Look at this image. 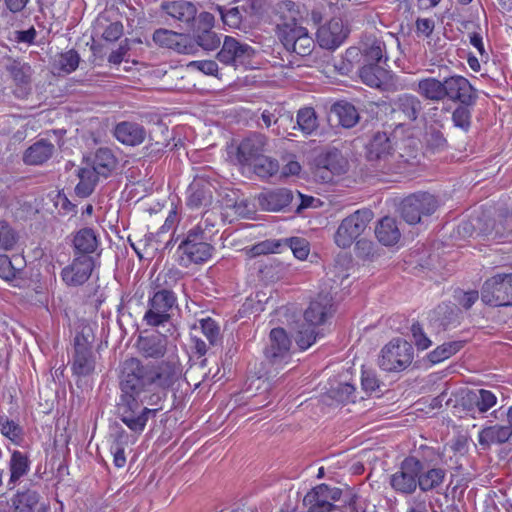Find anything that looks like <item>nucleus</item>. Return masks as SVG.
I'll use <instances>...</instances> for the list:
<instances>
[{
  "instance_id": "1",
  "label": "nucleus",
  "mask_w": 512,
  "mask_h": 512,
  "mask_svg": "<svg viewBox=\"0 0 512 512\" xmlns=\"http://www.w3.org/2000/svg\"><path fill=\"white\" fill-rule=\"evenodd\" d=\"M176 363L142 365L130 358L123 363L121 380L120 418L135 433L140 434L150 416H155L167 391L181 377Z\"/></svg>"
},
{
  "instance_id": "2",
  "label": "nucleus",
  "mask_w": 512,
  "mask_h": 512,
  "mask_svg": "<svg viewBox=\"0 0 512 512\" xmlns=\"http://www.w3.org/2000/svg\"><path fill=\"white\" fill-rule=\"evenodd\" d=\"M331 309L332 297L328 294H320L310 302L304 313L305 323L301 325L295 335V341L301 350L308 349L316 342L315 328L325 322Z\"/></svg>"
},
{
  "instance_id": "3",
  "label": "nucleus",
  "mask_w": 512,
  "mask_h": 512,
  "mask_svg": "<svg viewBox=\"0 0 512 512\" xmlns=\"http://www.w3.org/2000/svg\"><path fill=\"white\" fill-rule=\"evenodd\" d=\"M206 240L205 233L200 225L191 229L185 240L177 247L176 255L179 264L188 267L191 264L203 263L209 260L212 256L213 247Z\"/></svg>"
},
{
  "instance_id": "4",
  "label": "nucleus",
  "mask_w": 512,
  "mask_h": 512,
  "mask_svg": "<svg viewBox=\"0 0 512 512\" xmlns=\"http://www.w3.org/2000/svg\"><path fill=\"white\" fill-rule=\"evenodd\" d=\"M371 220L372 213L368 210H358L347 216L335 232V244L343 249L349 248L366 231Z\"/></svg>"
},
{
  "instance_id": "5",
  "label": "nucleus",
  "mask_w": 512,
  "mask_h": 512,
  "mask_svg": "<svg viewBox=\"0 0 512 512\" xmlns=\"http://www.w3.org/2000/svg\"><path fill=\"white\" fill-rule=\"evenodd\" d=\"M413 359V348L405 340L390 341L381 351L380 367L385 371H401L407 368Z\"/></svg>"
},
{
  "instance_id": "6",
  "label": "nucleus",
  "mask_w": 512,
  "mask_h": 512,
  "mask_svg": "<svg viewBox=\"0 0 512 512\" xmlns=\"http://www.w3.org/2000/svg\"><path fill=\"white\" fill-rule=\"evenodd\" d=\"M481 295L482 300L490 305H512V274H497L487 279Z\"/></svg>"
},
{
  "instance_id": "7",
  "label": "nucleus",
  "mask_w": 512,
  "mask_h": 512,
  "mask_svg": "<svg viewBox=\"0 0 512 512\" xmlns=\"http://www.w3.org/2000/svg\"><path fill=\"white\" fill-rule=\"evenodd\" d=\"M437 208L433 195L428 193L414 194L401 203V215L409 224H417L423 216L431 215Z\"/></svg>"
},
{
  "instance_id": "8",
  "label": "nucleus",
  "mask_w": 512,
  "mask_h": 512,
  "mask_svg": "<svg viewBox=\"0 0 512 512\" xmlns=\"http://www.w3.org/2000/svg\"><path fill=\"white\" fill-rule=\"evenodd\" d=\"M176 304V296L170 290L162 289L154 293L149 300V309L144 320L150 326H159L170 319L169 311Z\"/></svg>"
},
{
  "instance_id": "9",
  "label": "nucleus",
  "mask_w": 512,
  "mask_h": 512,
  "mask_svg": "<svg viewBox=\"0 0 512 512\" xmlns=\"http://www.w3.org/2000/svg\"><path fill=\"white\" fill-rule=\"evenodd\" d=\"M420 472V461L415 457L406 458L399 471L391 476L392 487L400 493L411 494L418 486V474Z\"/></svg>"
},
{
  "instance_id": "10",
  "label": "nucleus",
  "mask_w": 512,
  "mask_h": 512,
  "mask_svg": "<svg viewBox=\"0 0 512 512\" xmlns=\"http://www.w3.org/2000/svg\"><path fill=\"white\" fill-rule=\"evenodd\" d=\"M340 497V490L330 488L326 484H321L307 493L303 499L309 512H341L331 501H335Z\"/></svg>"
},
{
  "instance_id": "11",
  "label": "nucleus",
  "mask_w": 512,
  "mask_h": 512,
  "mask_svg": "<svg viewBox=\"0 0 512 512\" xmlns=\"http://www.w3.org/2000/svg\"><path fill=\"white\" fill-rule=\"evenodd\" d=\"M94 259L90 255H79L71 264L63 268L62 280L69 286H78L85 283L94 269Z\"/></svg>"
},
{
  "instance_id": "12",
  "label": "nucleus",
  "mask_w": 512,
  "mask_h": 512,
  "mask_svg": "<svg viewBox=\"0 0 512 512\" xmlns=\"http://www.w3.org/2000/svg\"><path fill=\"white\" fill-rule=\"evenodd\" d=\"M252 54L251 47L241 45L234 38L227 36L217 58L224 64L237 66L243 64Z\"/></svg>"
},
{
  "instance_id": "13",
  "label": "nucleus",
  "mask_w": 512,
  "mask_h": 512,
  "mask_svg": "<svg viewBox=\"0 0 512 512\" xmlns=\"http://www.w3.org/2000/svg\"><path fill=\"white\" fill-rule=\"evenodd\" d=\"M290 339L282 328H274L270 332V342L265 350L266 358L272 363L286 362L289 356Z\"/></svg>"
},
{
  "instance_id": "14",
  "label": "nucleus",
  "mask_w": 512,
  "mask_h": 512,
  "mask_svg": "<svg viewBox=\"0 0 512 512\" xmlns=\"http://www.w3.org/2000/svg\"><path fill=\"white\" fill-rule=\"evenodd\" d=\"M278 32H308L301 25L302 17L294 2H283L279 7Z\"/></svg>"
},
{
  "instance_id": "15",
  "label": "nucleus",
  "mask_w": 512,
  "mask_h": 512,
  "mask_svg": "<svg viewBox=\"0 0 512 512\" xmlns=\"http://www.w3.org/2000/svg\"><path fill=\"white\" fill-rule=\"evenodd\" d=\"M195 34H153L155 43L178 53L190 54L196 51Z\"/></svg>"
},
{
  "instance_id": "16",
  "label": "nucleus",
  "mask_w": 512,
  "mask_h": 512,
  "mask_svg": "<svg viewBox=\"0 0 512 512\" xmlns=\"http://www.w3.org/2000/svg\"><path fill=\"white\" fill-rule=\"evenodd\" d=\"M348 169V161L338 152L327 154L323 166L315 170V177L323 182L332 181L333 175H341Z\"/></svg>"
},
{
  "instance_id": "17",
  "label": "nucleus",
  "mask_w": 512,
  "mask_h": 512,
  "mask_svg": "<svg viewBox=\"0 0 512 512\" xmlns=\"http://www.w3.org/2000/svg\"><path fill=\"white\" fill-rule=\"evenodd\" d=\"M445 97L468 103L474 98V90L469 81L462 76H452L444 80Z\"/></svg>"
},
{
  "instance_id": "18",
  "label": "nucleus",
  "mask_w": 512,
  "mask_h": 512,
  "mask_svg": "<svg viewBox=\"0 0 512 512\" xmlns=\"http://www.w3.org/2000/svg\"><path fill=\"white\" fill-rule=\"evenodd\" d=\"M292 201V193L287 189L263 192L258 197L259 206L267 211H280Z\"/></svg>"
},
{
  "instance_id": "19",
  "label": "nucleus",
  "mask_w": 512,
  "mask_h": 512,
  "mask_svg": "<svg viewBox=\"0 0 512 512\" xmlns=\"http://www.w3.org/2000/svg\"><path fill=\"white\" fill-rule=\"evenodd\" d=\"M392 152V143L384 132H377L366 145V155L371 161H386Z\"/></svg>"
},
{
  "instance_id": "20",
  "label": "nucleus",
  "mask_w": 512,
  "mask_h": 512,
  "mask_svg": "<svg viewBox=\"0 0 512 512\" xmlns=\"http://www.w3.org/2000/svg\"><path fill=\"white\" fill-rule=\"evenodd\" d=\"M265 138L261 135H253L243 140L238 147V159L242 164L251 166L257 157L262 154Z\"/></svg>"
},
{
  "instance_id": "21",
  "label": "nucleus",
  "mask_w": 512,
  "mask_h": 512,
  "mask_svg": "<svg viewBox=\"0 0 512 512\" xmlns=\"http://www.w3.org/2000/svg\"><path fill=\"white\" fill-rule=\"evenodd\" d=\"M114 135L118 141L129 146L141 144L146 137L144 128L131 122L119 123L115 128Z\"/></svg>"
},
{
  "instance_id": "22",
  "label": "nucleus",
  "mask_w": 512,
  "mask_h": 512,
  "mask_svg": "<svg viewBox=\"0 0 512 512\" xmlns=\"http://www.w3.org/2000/svg\"><path fill=\"white\" fill-rule=\"evenodd\" d=\"M211 185L203 180H194L188 188L187 203L193 208L206 207L211 204Z\"/></svg>"
},
{
  "instance_id": "23",
  "label": "nucleus",
  "mask_w": 512,
  "mask_h": 512,
  "mask_svg": "<svg viewBox=\"0 0 512 512\" xmlns=\"http://www.w3.org/2000/svg\"><path fill=\"white\" fill-rule=\"evenodd\" d=\"M445 476V470L437 467L425 468L420 462L418 486L423 492L436 490L444 482Z\"/></svg>"
},
{
  "instance_id": "24",
  "label": "nucleus",
  "mask_w": 512,
  "mask_h": 512,
  "mask_svg": "<svg viewBox=\"0 0 512 512\" xmlns=\"http://www.w3.org/2000/svg\"><path fill=\"white\" fill-rule=\"evenodd\" d=\"M375 234L380 243L385 246H392L398 243L401 237L396 220L384 217L375 228Z\"/></svg>"
},
{
  "instance_id": "25",
  "label": "nucleus",
  "mask_w": 512,
  "mask_h": 512,
  "mask_svg": "<svg viewBox=\"0 0 512 512\" xmlns=\"http://www.w3.org/2000/svg\"><path fill=\"white\" fill-rule=\"evenodd\" d=\"M163 9L174 19L189 24L197 14L196 6L187 0H177L163 5Z\"/></svg>"
},
{
  "instance_id": "26",
  "label": "nucleus",
  "mask_w": 512,
  "mask_h": 512,
  "mask_svg": "<svg viewBox=\"0 0 512 512\" xmlns=\"http://www.w3.org/2000/svg\"><path fill=\"white\" fill-rule=\"evenodd\" d=\"M359 49L362 53L364 64L379 65L383 59L385 45L373 35H369L361 42Z\"/></svg>"
},
{
  "instance_id": "27",
  "label": "nucleus",
  "mask_w": 512,
  "mask_h": 512,
  "mask_svg": "<svg viewBox=\"0 0 512 512\" xmlns=\"http://www.w3.org/2000/svg\"><path fill=\"white\" fill-rule=\"evenodd\" d=\"M74 373L78 375H87L94 369V361L92 359V352L85 344H75V355L72 364Z\"/></svg>"
},
{
  "instance_id": "28",
  "label": "nucleus",
  "mask_w": 512,
  "mask_h": 512,
  "mask_svg": "<svg viewBox=\"0 0 512 512\" xmlns=\"http://www.w3.org/2000/svg\"><path fill=\"white\" fill-rule=\"evenodd\" d=\"M80 62L78 53L69 50L57 55L52 63V72L57 75H67L75 71Z\"/></svg>"
},
{
  "instance_id": "29",
  "label": "nucleus",
  "mask_w": 512,
  "mask_h": 512,
  "mask_svg": "<svg viewBox=\"0 0 512 512\" xmlns=\"http://www.w3.org/2000/svg\"><path fill=\"white\" fill-rule=\"evenodd\" d=\"M54 150V146L46 141H38L30 146L24 155V161L30 165H39L47 161Z\"/></svg>"
},
{
  "instance_id": "30",
  "label": "nucleus",
  "mask_w": 512,
  "mask_h": 512,
  "mask_svg": "<svg viewBox=\"0 0 512 512\" xmlns=\"http://www.w3.org/2000/svg\"><path fill=\"white\" fill-rule=\"evenodd\" d=\"M363 83L370 87L379 88L388 79V72L380 65L363 64L359 71Z\"/></svg>"
},
{
  "instance_id": "31",
  "label": "nucleus",
  "mask_w": 512,
  "mask_h": 512,
  "mask_svg": "<svg viewBox=\"0 0 512 512\" xmlns=\"http://www.w3.org/2000/svg\"><path fill=\"white\" fill-rule=\"evenodd\" d=\"M116 165L117 160L110 149L100 148L96 151L92 166L98 175L108 176L116 168Z\"/></svg>"
},
{
  "instance_id": "32",
  "label": "nucleus",
  "mask_w": 512,
  "mask_h": 512,
  "mask_svg": "<svg viewBox=\"0 0 512 512\" xmlns=\"http://www.w3.org/2000/svg\"><path fill=\"white\" fill-rule=\"evenodd\" d=\"M444 81L436 78H425L418 82L417 92L424 98L432 101H440L445 98Z\"/></svg>"
},
{
  "instance_id": "33",
  "label": "nucleus",
  "mask_w": 512,
  "mask_h": 512,
  "mask_svg": "<svg viewBox=\"0 0 512 512\" xmlns=\"http://www.w3.org/2000/svg\"><path fill=\"white\" fill-rule=\"evenodd\" d=\"M511 434L512 431L509 426L495 425L487 427L479 432V443L482 445L504 443Z\"/></svg>"
},
{
  "instance_id": "34",
  "label": "nucleus",
  "mask_w": 512,
  "mask_h": 512,
  "mask_svg": "<svg viewBox=\"0 0 512 512\" xmlns=\"http://www.w3.org/2000/svg\"><path fill=\"white\" fill-rule=\"evenodd\" d=\"M331 113L337 117L339 124L345 128L353 127L359 120L355 107L347 102H338L333 105Z\"/></svg>"
},
{
  "instance_id": "35",
  "label": "nucleus",
  "mask_w": 512,
  "mask_h": 512,
  "mask_svg": "<svg viewBox=\"0 0 512 512\" xmlns=\"http://www.w3.org/2000/svg\"><path fill=\"white\" fill-rule=\"evenodd\" d=\"M136 438L129 436L122 430L111 445V453L113 455V463L117 468H123L126 465L125 446L134 444Z\"/></svg>"
},
{
  "instance_id": "36",
  "label": "nucleus",
  "mask_w": 512,
  "mask_h": 512,
  "mask_svg": "<svg viewBox=\"0 0 512 512\" xmlns=\"http://www.w3.org/2000/svg\"><path fill=\"white\" fill-rule=\"evenodd\" d=\"M74 247L81 255L93 253L98 245L95 232L91 228H83L79 230L74 237Z\"/></svg>"
},
{
  "instance_id": "37",
  "label": "nucleus",
  "mask_w": 512,
  "mask_h": 512,
  "mask_svg": "<svg viewBox=\"0 0 512 512\" xmlns=\"http://www.w3.org/2000/svg\"><path fill=\"white\" fill-rule=\"evenodd\" d=\"M282 42L288 50L303 56L310 53L313 45L309 34H283Z\"/></svg>"
},
{
  "instance_id": "38",
  "label": "nucleus",
  "mask_w": 512,
  "mask_h": 512,
  "mask_svg": "<svg viewBox=\"0 0 512 512\" xmlns=\"http://www.w3.org/2000/svg\"><path fill=\"white\" fill-rule=\"evenodd\" d=\"M11 74L18 86L15 90L16 96L25 98L28 95L29 90V80L31 75L30 67L25 64H14L11 68Z\"/></svg>"
},
{
  "instance_id": "39",
  "label": "nucleus",
  "mask_w": 512,
  "mask_h": 512,
  "mask_svg": "<svg viewBox=\"0 0 512 512\" xmlns=\"http://www.w3.org/2000/svg\"><path fill=\"white\" fill-rule=\"evenodd\" d=\"M420 110V101L412 95H404L399 98L397 103V109L394 111L395 114H403L408 121H414L417 118V114Z\"/></svg>"
},
{
  "instance_id": "40",
  "label": "nucleus",
  "mask_w": 512,
  "mask_h": 512,
  "mask_svg": "<svg viewBox=\"0 0 512 512\" xmlns=\"http://www.w3.org/2000/svg\"><path fill=\"white\" fill-rule=\"evenodd\" d=\"M97 176L98 174L96 173L93 166L92 169L81 168L78 172L79 183L75 188L76 193L82 197L90 195L97 182Z\"/></svg>"
},
{
  "instance_id": "41",
  "label": "nucleus",
  "mask_w": 512,
  "mask_h": 512,
  "mask_svg": "<svg viewBox=\"0 0 512 512\" xmlns=\"http://www.w3.org/2000/svg\"><path fill=\"white\" fill-rule=\"evenodd\" d=\"M10 483L15 484L18 479L24 476L29 468L27 457L20 451H14L10 463Z\"/></svg>"
},
{
  "instance_id": "42",
  "label": "nucleus",
  "mask_w": 512,
  "mask_h": 512,
  "mask_svg": "<svg viewBox=\"0 0 512 512\" xmlns=\"http://www.w3.org/2000/svg\"><path fill=\"white\" fill-rule=\"evenodd\" d=\"M298 128L305 134H312L318 127V120L313 108L305 107L297 113Z\"/></svg>"
},
{
  "instance_id": "43",
  "label": "nucleus",
  "mask_w": 512,
  "mask_h": 512,
  "mask_svg": "<svg viewBox=\"0 0 512 512\" xmlns=\"http://www.w3.org/2000/svg\"><path fill=\"white\" fill-rule=\"evenodd\" d=\"M139 347L147 357H159L165 353L166 340L163 338L149 337L141 339Z\"/></svg>"
},
{
  "instance_id": "44",
  "label": "nucleus",
  "mask_w": 512,
  "mask_h": 512,
  "mask_svg": "<svg viewBox=\"0 0 512 512\" xmlns=\"http://www.w3.org/2000/svg\"><path fill=\"white\" fill-rule=\"evenodd\" d=\"M254 169V172L260 176V177H270L274 174H276L279 170V164L276 160L261 155L260 157L256 158V161L251 164V166Z\"/></svg>"
},
{
  "instance_id": "45",
  "label": "nucleus",
  "mask_w": 512,
  "mask_h": 512,
  "mask_svg": "<svg viewBox=\"0 0 512 512\" xmlns=\"http://www.w3.org/2000/svg\"><path fill=\"white\" fill-rule=\"evenodd\" d=\"M461 348L462 343L458 341L444 343L434 349L428 355V358L433 364L440 363L456 354Z\"/></svg>"
},
{
  "instance_id": "46",
  "label": "nucleus",
  "mask_w": 512,
  "mask_h": 512,
  "mask_svg": "<svg viewBox=\"0 0 512 512\" xmlns=\"http://www.w3.org/2000/svg\"><path fill=\"white\" fill-rule=\"evenodd\" d=\"M38 503V495L32 491L19 493L13 500L16 512H32Z\"/></svg>"
},
{
  "instance_id": "47",
  "label": "nucleus",
  "mask_w": 512,
  "mask_h": 512,
  "mask_svg": "<svg viewBox=\"0 0 512 512\" xmlns=\"http://www.w3.org/2000/svg\"><path fill=\"white\" fill-rule=\"evenodd\" d=\"M216 9L218 10L221 16V20L224 26L230 29H238L240 27V24L242 22V15L238 7L224 9L221 6H217Z\"/></svg>"
},
{
  "instance_id": "48",
  "label": "nucleus",
  "mask_w": 512,
  "mask_h": 512,
  "mask_svg": "<svg viewBox=\"0 0 512 512\" xmlns=\"http://www.w3.org/2000/svg\"><path fill=\"white\" fill-rule=\"evenodd\" d=\"M18 236L8 223L0 221V250H12L17 244Z\"/></svg>"
},
{
  "instance_id": "49",
  "label": "nucleus",
  "mask_w": 512,
  "mask_h": 512,
  "mask_svg": "<svg viewBox=\"0 0 512 512\" xmlns=\"http://www.w3.org/2000/svg\"><path fill=\"white\" fill-rule=\"evenodd\" d=\"M0 431L4 437L8 438L14 443L19 442L22 434V429L20 426L6 416L0 417Z\"/></svg>"
},
{
  "instance_id": "50",
  "label": "nucleus",
  "mask_w": 512,
  "mask_h": 512,
  "mask_svg": "<svg viewBox=\"0 0 512 512\" xmlns=\"http://www.w3.org/2000/svg\"><path fill=\"white\" fill-rule=\"evenodd\" d=\"M280 247L281 242L279 240H265L247 249L246 253L250 257H256L269 253L279 252Z\"/></svg>"
},
{
  "instance_id": "51",
  "label": "nucleus",
  "mask_w": 512,
  "mask_h": 512,
  "mask_svg": "<svg viewBox=\"0 0 512 512\" xmlns=\"http://www.w3.org/2000/svg\"><path fill=\"white\" fill-rule=\"evenodd\" d=\"M201 329L202 333L206 336L211 344H214L219 335V327L211 318H203L194 325V329Z\"/></svg>"
},
{
  "instance_id": "52",
  "label": "nucleus",
  "mask_w": 512,
  "mask_h": 512,
  "mask_svg": "<svg viewBox=\"0 0 512 512\" xmlns=\"http://www.w3.org/2000/svg\"><path fill=\"white\" fill-rule=\"evenodd\" d=\"M191 22L195 32H211L214 27L215 18L209 12H201L198 16L195 15Z\"/></svg>"
},
{
  "instance_id": "53",
  "label": "nucleus",
  "mask_w": 512,
  "mask_h": 512,
  "mask_svg": "<svg viewBox=\"0 0 512 512\" xmlns=\"http://www.w3.org/2000/svg\"><path fill=\"white\" fill-rule=\"evenodd\" d=\"M346 34H316V41L320 47L334 50L345 40Z\"/></svg>"
},
{
  "instance_id": "54",
  "label": "nucleus",
  "mask_w": 512,
  "mask_h": 512,
  "mask_svg": "<svg viewBox=\"0 0 512 512\" xmlns=\"http://www.w3.org/2000/svg\"><path fill=\"white\" fill-rule=\"evenodd\" d=\"M289 247L293 252V255L299 260H305L309 253L310 247L306 239L294 237L288 240Z\"/></svg>"
},
{
  "instance_id": "55",
  "label": "nucleus",
  "mask_w": 512,
  "mask_h": 512,
  "mask_svg": "<svg viewBox=\"0 0 512 512\" xmlns=\"http://www.w3.org/2000/svg\"><path fill=\"white\" fill-rule=\"evenodd\" d=\"M194 42L196 49L201 47L206 51H213L219 47L221 40L217 34H198Z\"/></svg>"
},
{
  "instance_id": "56",
  "label": "nucleus",
  "mask_w": 512,
  "mask_h": 512,
  "mask_svg": "<svg viewBox=\"0 0 512 512\" xmlns=\"http://www.w3.org/2000/svg\"><path fill=\"white\" fill-rule=\"evenodd\" d=\"M496 396L488 390L481 389L478 392L476 406L480 412H486L496 404Z\"/></svg>"
},
{
  "instance_id": "57",
  "label": "nucleus",
  "mask_w": 512,
  "mask_h": 512,
  "mask_svg": "<svg viewBox=\"0 0 512 512\" xmlns=\"http://www.w3.org/2000/svg\"><path fill=\"white\" fill-rule=\"evenodd\" d=\"M20 268H16L11 259L6 255H0V277L6 281L13 280Z\"/></svg>"
},
{
  "instance_id": "58",
  "label": "nucleus",
  "mask_w": 512,
  "mask_h": 512,
  "mask_svg": "<svg viewBox=\"0 0 512 512\" xmlns=\"http://www.w3.org/2000/svg\"><path fill=\"white\" fill-rule=\"evenodd\" d=\"M355 387L349 383L340 384L337 390L334 391V398L342 403L354 401Z\"/></svg>"
},
{
  "instance_id": "59",
  "label": "nucleus",
  "mask_w": 512,
  "mask_h": 512,
  "mask_svg": "<svg viewBox=\"0 0 512 512\" xmlns=\"http://www.w3.org/2000/svg\"><path fill=\"white\" fill-rule=\"evenodd\" d=\"M413 339L415 341V345L420 350H426L431 346V341L424 334L422 327L419 324H413L411 327Z\"/></svg>"
},
{
  "instance_id": "60",
  "label": "nucleus",
  "mask_w": 512,
  "mask_h": 512,
  "mask_svg": "<svg viewBox=\"0 0 512 512\" xmlns=\"http://www.w3.org/2000/svg\"><path fill=\"white\" fill-rule=\"evenodd\" d=\"M452 119L457 127L466 129L470 124V112L466 107H458L453 112Z\"/></svg>"
},
{
  "instance_id": "61",
  "label": "nucleus",
  "mask_w": 512,
  "mask_h": 512,
  "mask_svg": "<svg viewBox=\"0 0 512 512\" xmlns=\"http://www.w3.org/2000/svg\"><path fill=\"white\" fill-rule=\"evenodd\" d=\"M189 67L197 69L206 75H215L218 71L217 63L212 60L193 61L189 64Z\"/></svg>"
},
{
  "instance_id": "62",
  "label": "nucleus",
  "mask_w": 512,
  "mask_h": 512,
  "mask_svg": "<svg viewBox=\"0 0 512 512\" xmlns=\"http://www.w3.org/2000/svg\"><path fill=\"white\" fill-rule=\"evenodd\" d=\"M362 388L367 393H374L379 388V382L376 378V376L371 372H363L362 373Z\"/></svg>"
},
{
  "instance_id": "63",
  "label": "nucleus",
  "mask_w": 512,
  "mask_h": 512,
  "mask_svg": "<svg viewBox=\"0 0 512 512\" xmlns=\"http://www.w3.org/2000/svg\"><path fill=\"white\" fill-rule=\"evenodd\" d=\"M460 305L464 308H470L478 299L477 291L459 292L456 296Z\"/></svg>"
},
{
  "instance_id": "64",
  "label": "nucleus",
  "mask_w": 512,
  "mask_h": 512,
  "mask_svg": "<svg viewBox=\"0 0 512 512\" xmlns=\"http://www.w3.org/2000/svg\"><path fill=\"white\" fill-rule=\"evenodd\" d=\"M301 172V165L295 160L288 161L281 170V176H297Z\"/></svg>"
}]
</instances>
